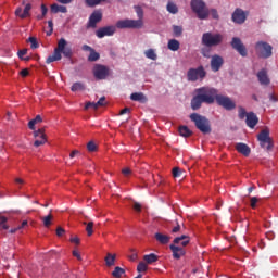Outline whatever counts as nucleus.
<instances>
[{
	"label": "nucleus",
	"mask_w": 278,
	"mask_h": 278,
	"mask_svg": "<svg viewBox=\"0 0 278 278\" xmlns=\"http://www.w3.org/2000/svg\"><path fill=\"white\" fill-rule=\"evenodd\" d=\"M195 96L191 99V109L192 110H201V105L206 103V105H212L217 97H218V89L214 87H200L194 90Z\"/></svg>",
	"instance_id": "1"
},
{
	"label": "nucleus",
	"mask_w": 278,
	"mask_h": 278,
	"mask_svg": "<svg viewBox=\"0 0 278 278\" xmlns=\"http://www.w3.org/2000/svg\"><path fill=\"white\" fill-rule=\"evenodd\" d=\"M66 39L61 38L58 42V47L54 49V53L47 58L46 63L51 64L52 62H59V60H62V53L64 58H73V50L66 48Z\"/></svg>",
	"instance_id": "2"
},
{
	"label": "nucleus",
	"mask_w": 278,
	"mask_h": 278,
	"mask_svg": "<svg viewBox=\"0 0 278 278\" xmlns=\"http://www.w3.org/2000/svg\"><path fill=\"white\" fill-rule=\"evenodd\" d=\"M181 244V247H188L190 244V237L186 235H181L180 237H176L174 239V243L169 245V249L173 253L174 260H181L184 255H186V250L181 247L175 245Z\"/></svg>",
	"instance_id": "3"
},
{
	"label": "nucleus",
	"mask_w": 278,
	"mask_h": 278,
	"mask_svg": "<svg viewBox=\"0 0 278 278\" xmlns=\"http://www.w3.org/2000/svg\"><path fill=\"white\" fill-rule=\"evenodd\" d=\"M190 121L194 123L197 129L202 134H212V126L207 117L200 115L199 113H192L189 116Z\"/></svg>",
	"instance_id": "4"
},
{
	"label": "nucleus",
	"mask_w": 278,
	"mask_h": 278,
	"mask_svg": "<svg viewBox=\"0 0 278 278\" xmlns=\"http://www.w3.org/2000/svg\"><path fill=\"white\" fill-rule=\"evenodd\" d=\"M190 5L200 21H205L210 17V10L203 0H191Z\"/></svg>",
	"instance_id": "5"
},
{
	"label": "nucleus",
	"mask_w": 278,
	"mask_h": 278,
	"mask_svg": "<svg viewBox=\"0 0 278 278\" xmlns=\"http://www.w3.org/2000/svg\"><path fill=\"white\" fill-rule=\"evenodd\" d=\"M223 40L224 37L219 33L214 34L212 31H208L202 35V45H204V47H218L223 45Z\"/></svg>",
	"instance_id": "6"
},
{
	"label": "nucleus",
	"mask_w": 278,
	"mask_h": 278,
	"mask_svg": "<svg viewBox=\"0 0 278 278\" xmlns=\"http://www.w3.org/2000/svg\"><path fill=\"white\" fill-rule=\"evenodd\" d=\"M256 55L262 60H268L273 58V46L266 41H257L255 43Z\"/></svg>",
	"instance_id": "7"
},
{
	"label": "nucleus",
	"mask_w": 278,
	"mask_h": 278,
	"mask_svg": "<svg viewBox=\"0 0 278 278\" xmlns=\"http://www.w3.org/2000/svg\"><path fill=\"white\" fill-rule=\"evenodd\" d=\"M257 140L262 147V149H266V151H270L273 149V138H270V130L268 128L263 129L257 135Z\"/></svg>",
	"instance_id": "8"
},
{
	"label": "nucleus",
	"mask_w": 278,
	"mask_h": 278,
	"mask_svg": "<svg viewBox=\"0 0 278 278\" xmlns=\"http://www.w3.org/2000/svg\"><path fill=\"white\" fill-rule=\"evenodd\" d=\"M142 20H119L116 22L117 29H140L142 28Z\"/></svg>",
	"instance_id": "9"
},
{
	"label": "nucleus",
	"mask_w": 278,
	"mask_h": 278,
	"mask_svg": "<svg viewBox=\"0 0 278 278\" xmlns=\"http://www.w3.org/2000/svg\"><path fill=\"white\" fill-rule=\"evenodd\" d=\"M207 72L203 66H199L198 68H190L187 72L188 81H198V79H205Z\"/></svg>",
	"instance_id": "10"
},
{
	"label": "nucleus",
	"mask_w": 278,
	"mask_h": 278,
	"mask_svg": "<svg viewBox=\"0 0 278 278\" xmlns=\"http://www.w3.org/2000/svg\"><path fill=\"white\" fill-rule=\"evenodd\" d=\"M215 101L217 105L224 108V110H227L228 112H231V110H236V102L227 96L217 93V98Z\"/></svg>",
	"instance_id": "11"
},
{
	"label": "nucleus",
	"mask_w": 278,
	"mask_h": 278,
	"mask_svg": "<svg viewBox=\"0 0 278 278\" xmlns=\"http://www.w3.org/2000/svg\"><path fill=\"white\" fill-rule=\"evenodd\" d=\"M230 45L232 49H235V51H237V53L241 55V58H247V55H249V52L247 51V46H244L242 39H240L239 37H233Z\"/></svg>",
	"instance_id": "12"
},
{
	"label": "nucleus",
	"mask_w": 278,
	"mask_h": 278,
	"mask_svg": "<svg viewBox=\"0 0 278 278\" xmlns=\"http://www.w3.org/2000/svg\"><path fill=\"white\" fill-rule=\"evenodd\" d=\"M93 77L100 80L108 79V77H110V67L101 64H96L93 66Z\"/></svg>",
	"instance_id": "13"
},
{
	"label": "nucleus",
	"mask_w": 278,
	"mask_h": 278,
	"mask_svg": "<svg viewBox=\"0 0 278 278\" xmlns=\"http://www.w3.org/2000/svg\"><path fill=\"white\" fill-rule=\"evenodd\" d=\"M103 21V13L99 10H96L89 16V21L87 23V29L97 28V23H101Z\"/></svg>",
	"instance_id": "14"
},
{
	"label": "nucleus",
	"mask_w": 278,
	"mask_h": 278,
	"mask_svg": "<svg viewBox=\"0 0 278 278\" xmlns=\"http://www.w3.org/2000/svg\"><path fill=\"white\" fill-rule=\"evenodd\" d=\"M223 64H225V60L223 59V56L214 54L211 58V71H213V73H218V71L223 68Z\"/></svg>",
	"instance_id": "15"
},
{
	"label": "nucleus",
	"mask_w": 278,
	"mask_h": 278,
	"mask_svg": "<svg viewBox=\"0 0 278 278\" xmlns=\"http://www.w3.org/2000/svg\"><path fill=\"white\" fill-rule=\"evenodd\" d=\"M34 138H36L35 142H34V147H42V144L47 143V135L45 134L43 128L35 130Z\"/></svg>",
	"instance_id": "16"
},
{
	"label": "nucleus",
	"mask_w": 278,
	"mask_h": 278,
	"mask_svg": "<svg viewBox=\"0 0 278 278\" xmlns=\"http://www.w3.org/2000/svg\"><path fill=\"white\" fill-rule=\"evenodd\" d=\"M116 34V26H105L96 30L97 38H105V36H114Z\"/></svg>",
	"instance_id": "17"
},
{
	"label": "nucleus",
	"mask_w": 278,
	"mask_h": 278,
	"mask_svg": "<svg viewBox=\"0 0 278 278\" xmlns=\"http://www.w3.org/2000/svg\"><path fill=\"white\" fill-rule=\"evenodd\" d=\"M247 21V14L242 9H236L232 13V22L237 23L238 25H242Z\"/></svg>",
	"instance_id": "18"
},
{
	"label": "nucleus",
	"mask_w": 278,
	"mask_h": 278,
	"mask_svg": "<svg viewBox=\"0 0 278 278\" xmlns=\"http://www.w3.org/2000/svg\"><path fill=\"white\" fill-rule=\"evenodd\" d=\"M260 123V118L253 112L247 114L245 124L250 127V129H255V126Z\"/></svg>",
	"instance_id": "19"
},
{
	"label": "nucleus",
	"mask_w": 278,
	"mask_h": 278,
	"mask_svg": "<svg viewBox=\"0 0 278 278\" xmlns=\"http://www.w3.org/2000/svg\"><path fill=\"white\" fill-rule=\"evenodd\" d=\"M261 86H268L270 84V78H268V72L266 70H261L256 75Z\"/></svg>",
	"instance_id": "20"
},
{
	"label": "nucleus",
	"mask_w": 278,
	"mask_h": 278,
	"mask_svg": "<svg viewBox=\"0 0 278 278\" xmlns=\"http://www.w3.org/2000/svg\"><path fill=\"white\" fill-rule=\"evenodd\" d=\"M236 151L244 155V157H249L251 155V148L247 146V143L239 142L235 146Z\"/></svg>",
	"instance_id": "21"
},
{
	"label": "nucleus",
	"mask_w": 278,
	"mask_h": 278,
	"mask_svg": "<svg viewBox=\"0 0 278 278\" xmlns=\"http://www.w3.org/2000/svg\"><path fill=\"white\" fill-rule=\"evenodd\" d=\"M50 12H52V14H58V13H62V14H66V12H68V9L65 5H60L58 3H53L50 7Z\"/></svg>",
	"instance_id": "22"
},
{
	"label": "nucleus",
	"mask_w": 278,
	"mask_h": 278,
	"mask_svg": "<svg viewBox=\"0 0 278 278\" xmlns=\"http://www.w3.org/2000/svg\"><path fill=\"white\" fill-rule=\"evenodd\" d=\"M131 101H138L139 103H147V96L142 92H135L130 94Z\"/></svg>",
	"instance_id": "23"
},
{
	"label": "nucleus",
	"mask_w": 278,
	"mask_h": 278,
	"mask_svg": "<svg viewBox=\"0 0 278 278\" xmlns=\"http://www.w3.org/2000/svg\"><path fill=\"white\" fill-rule=\"evenodd\" d=\"M154 237H155V240L160 242V244H168V242H170V237L168 235L156 232Z\"/></svg>",
	"instance_id": "24"
},
{
	"label": "nucleus",
	"mask_w": 278,
	"mask_h": 278,
	"mask_svg": "<svg viewBox=\"0 0 278 278\" xmlns=\"http://www.w3.org/2000/svg\"><path fill=\"white\" fill-rule=\"evenodd\" d=\"M159 260H160V256H157V254L155 253L146 254L143 256V261L147 264H155V262H157Z\"/></svg>",
	"instance_id": "25"
},
{
	"label": "nucleus",
	"mask_w": 278,
	"mask_h": 278,
	"mask_svg": "<svg viewBox=\"0 0 278 278\" xmlns=\"http://www.w3.org/2000/svg\"><path fill=\"white\" fill-rule=\"evenodd\" d=\"M104 261L109 268L114 266L116 264V254L108 253Z\"/></svg>",
	"instance_id": "26"
},
{
	"label": "nucleus",
	"mask_w": 278,
	"mask_h": 278,
	"mask_svg": "<svg viewBox=\"0 0 278 278\" xmlns=\"http://www.w3.org/2000/svg\"><path fill=\"white\" fill-rule=\"evenodd\" d=\"M179 135L182 136V138H190L192 136V130L188 128V126H180L178 128Z\"/></svg>",
	"instance_id": "27"
},
{
	"label": "nucleus",
	"mask_w": 278,
	"mask_h": 278,
	"mask_svg": "<svg viewBox=\"0 0 278 278\" xmlns=\"http://www.w3.org/2000/svg\"><path fill=\"white\" fill-rule=\"evenodd\" d=\"M169 51H179V41L177 39H170L167 43Z\"/></svg>",
	"instance_id": "28"
},
{
	"label": "nucleus",
	"mask_w": 278,
	"mask_h": 278,
	"mask_svg": "<svg viewBox=\"0 0 278 278\" xmlns=\"http://www.w3.org/2000/svg\"><path fill=\"white\" fill-rule=\"evenodd\" d=\"M105 1L108 0H85V5H87V8H97V5H101V3Z\"/></svg>",
	"instance_id": "29"
},
{
	"label": "nucleus",
	"mask_w": 278,
	"mask_h": 278,
	"mask_svg": "<svg viewBox=\"0 0 278 278\" xmlns=\"http://www.w3.org/2000/svg\"><path fill=\"white\" fill-rule=\"evenodd\" d=\"M144 55L146 58H148V60H157V54L155 53L154 49H148L144 51Z\"/></svg>",
	"instance_id": "30"
},
{
	"label": "nucleus",
	"mask_w": 278,
	"mask_h": 278,
	"mask_svg": "<svg viewBox=\"0 0 278 278\" xmlns=\"http://www.w3.org/2000/svg\"><path fill=\"white\" fill-rule=\"evenodd\" d=\"M166 8L169 14H177V12H179V8H177V4H175V2H168Z\"/></svg>",
	"instance_id": "31"
},
{
	"label": "nucleus",
	"mask_w": 278,
	"mask_h": 278,
	"mask_svg": "<svg viewBox=\"0 0 278 278\" xmlns=\"http://www.w3.org/2000/svg\"><path fill=\"white\" fill-rule=\"evenodd\" d=\"M101 54H99V52H97V50H92L88 56V62H97L98 60H100Z\"/></svg>",
	"instance_id": "32"
},
{
	"label": "nucleus",
	"mask_w": 278,
	"mask_h": 278,
	"mask_svg": "<svg viewBox=\"0 0 278 278\" xmlns=\"http://www.w3.org/2000/svg\"><path fill=\"white\" fill-rule=\"evenodd\" d=\"M123 275H125V269L118 266H116L112 271V277H115V278H121L123 277Z\"/></svg>",
	"instance_id": "33"
},
{
	"label": "nucleus",
	"mask_w": 278,
	"mask_h": 278,
	"mask_svg": "<svg viewBox=\"0 0 278 278\" xmlns=\"http://www.w3.org/2000/svg\"><path fill=\"white\" fill-rule=\"evenodd\" d=\"M72 92H77L79 90H86V87L81 83H74L71 87Z\"/></svg>",
	"instance_id": "34"
},
{
	"label": "nucleus",
	"mask_w": 278,
	"mask_h": 278,
	"mask_svg": "<svg viewBox=\"0 0 278 278\" xmlns=\"http://www.w3.org/2000/svg\"><path fill=\"white\" fill-rule=\"evenodd\" d=\"M31 11V4L27 3L24 8V11L21 15V18H27V16H30L29 12Z\"/></svg>",
	"instance_id": "35"
},
{
	"label": "nucleus",
	"mask_w": 278,
	"mask_h": 278,
	"mask_svg": "<svg viewBox=\"0 0 278 278\" xmlns=\"http://www.w3.org/2000/svg\"><path fill=\"white\" fill-rule=\"evenodd\" d=\"M147 270H149V266L147 265V263L140 262V263L137 265V271H138V273H147Z\"/></svg>",
	"instance_id": "36"
},
{
	"label": "nucleus",
	"mask_w": 278,
	"mask_h": 278,
	"mask_svg": "<svg viewBox=\"0 0 278 278\" xmlns=\"http://www.w3.org/2000/svg\"><path fill=\"white\" fill-rule=\"evenodd\" d=\"M173 31H174V36L179 38V36H181L184 34V27L174 25L173 26Z\"/></svg>",
	"instance_id": "37"
},
{
	"label": "nucleus",
	"mask_w": 278,
	"mask_h": 278,
	"mask_svg": "<svg viewBox=\"0 0 278 278\" xmlns=\"http://www.w3.org/2000/svg\"><path fill=\"white\" fill-rule=\"evenodd\" d=\"M8 217L3 216V215H0V228L1 229H9V226H8Z\"/></svg>",
	"instance_id": "38"
},
{
	"label": "nucleus",
	"mask_w": 278,
	"mask_h": 278,
	"mask_svg": "<svg viewBox=\"0 0 278 278\" xmlns=\"http://www.w3.org/2000/svg\"><path fill=\"white\" fill-rule=\"evenodd\" d=\"M28 42H30V49H38V47H40L36 37H29Z\"/></svg>",
	"instance_id": "39"
},
{
	"label": "nucleus",
	"mask_w": 278,
	"mask_h": 278,
	"mask_svg": "<svg viewBox=\"0 0 278 278\" xmlns=\"http://www.w3.org/2000/svg\"><path fill=\"white\" fill-rule=\"evenodd\" d=\"M201 54L203 58H212V49L210 47L203 48Z\"/></svg>",
	"instance_id": "40"
},
{
	"label": "nucleus",
	"mask_w": 278,
	"mask_h": 278,
	"mask_svg": "<svg viewBox=\"0 0 278 278\" xmlns=\"http://www.w3.org/2000/svg\"><path fill=\"white\" fill-rule=\"evenodd\" d=\"M135 12L139 21H142V18L144 17V11L141 9V7H135Z\"/></svg>",
	"instance_id": "41"
},
{
	"label": "nucleus",
	"mask_w": 278,
	"mask_h": 278,
	"mask_svg": "<svg viewBox=\"0 0 278 278\" xmlns=\"http://www.w3.org/2000/svg\"><path fill=\"white\" fill-rule=\"evenodd\" d=\"M94 227V223L89 222L86 226V231H87V236H92V233L94 232L92 229Z\"/></svg>",
	"instance_id": "42"
},
{
	"label": "nucleus",
	"mask_w": 278,
	"mask_h": 278,
	"mask_svg": "<svg viewBox=\"0 0 278 278\" xmlns=\"http://www.w3.org/2000/svg\"><path fill=\"white\" fill-rule=\"evenodd\" d=\"M53 216L51 214L47 215L46 217L42 218L45 227H50L51 226V219Z\"/></svg>",
	"instance_id": "43"
},
{
	"label": "nucleus",
	"mask_w": 278,
	"mask_h": 278,
	"mask_svg": "<svg viewBox=\"0 0 278 278\" xmlns=\"http://www.w3.org/2000/svg\"><path fill=\"white\" fill-rule=\"evenodd\" d=\"M258 201H260V199L257 197H252L250 199V206L252 207V210H255V207H257Z\"/></svg>",
	"instance_id": "44"
},
{
	"label": "nucleus",
	"mask_w": 278,
	"mask_h": 278,
	"mask_svg": "<svg viewBox=\"0 0 278 278\" xmlns=\"http://www.w3.org/2000/svg\"><path fill=\"white\" fill-rule=\"evenodd\" d=\"M172 173H173V177H181L184 172L179 167H174Z\"/></svg>",
	"instance_id": "45"
},
{
	"label": "nucleus",
	"mask_w": 278,
	"mask_h": 278,
	"mask_svg": "<svg viewBox=\"0 0 278 278\" xmlns=\"http://www.w3.org/2000/svg\"><path fill=\"white\" fill-rule=\"evenodd\" d=\"M89 108H92L93 110H99V104H97V102H87L85 105V110H89Z\"/></svg>",
	"instance_id": "46"
},
{
	"label": "nucleus",
	"mask_w": 278,
	"mask_h": 278,
	"mask_svg": "<svg viewBox=\"0 0 278 278\" xmlns=\"http://www.w3.org/2000/svg\"><path fill=\"white\" fill-rule=\"evenodd\" d=\"M87 149L88 151H90L91 153L97 151V143H94L93 141H89L87 144Z\"/></svg>",
	"instance_id": "47"
},
{
	"label": "nucleus",
	"mask_w": 278,
	"mask_h": 278,
	"mask_svg": "<svg viewBox=\"0 0 278 278\" xmlns=\"http://www.w3.org/2000/svg\"><path fill=\"white\" fill-rule=\"evenodd\" d=\"M247 114H249V113H247V110H244V108L239 109V118L241 121H244V118H247Z\"/></svg>",
	"instance_id": "48"
},
{
	"label": "nucleus",
	"mask_w": 278,
	"mask_h": 278,
	"mask_svg": "<svg viewBox=\"0 0 278 278\" xmlns=\"http://www.w3.org/2000/svg\"><path fill=\"white\" fill-rule=\"evenodd\" d=\"M208 14H211L212 18H214L215 21H218L219 15L216 9H211V11H208Z\"/></svg>",
	"instance_id": "49"
},
{
	"label": "nucleus",
	"mask_w": 278,
	"mask_h": 278,
	"mask_svg": "<svg viewBox=\"0 0 278 278\" xmlns=\"http://www.w3.org/2000/svg\"><path fill=\"white\" fill-rule=\"evenodd\" d=\"M26 227H29V223L27 220H23L20 226H17V229H26Z\"/></svg>",
	"instance_id": "50"
},
{
	"label": "nucleus",
	"mask_w": 278,
	"mask_h": 278,
	"mask_svg": "<svg viewBox=\"0 0 278 278\" xmlns=\"http://www.w3.org/2000/svg\"><path fill=\"white\" fill-rule=\"evenodd\" d=\"M48 27H49L50 31L47 33V36H51V34H53V21L52 20L48 21Z\"/></svg>",
	"instance_id": "51"
},
{
	"label": "nucleus",
	"mask_w": 278,
	"mask_h": 278,
	"mask_svg": "<svg viewBox=\"0 0 278 278\" xmlns=\"http://www.w3.org/2000/svg\"><path fill=\"white\" fill-rule=\"evenodd\" d=\"M20 60H23L24 55H27V49H22L17 52Z\"/></svg>",
	"instance_id": "52"
},
{
	"label": "nucleus",
	"mask_w": 278,
	"mask_h": 278,
	"mask_svg": "<svg viewBox=\"0 0 278 278\" xmlns=\"http://www.w3.org/2000/svg\"><path fill=\"white\" fill-rule=\"evenodd\" d=\"M122 173L125 177H129V175H131V169L129 167H125L122 169Z\"/></svg>",
	"instance_id": "53"
},
{
	"label": "nucleus",
	"mask_w": 278,
	"mask_h": 278,
	"mask_svg": "<svg viewBox=\"0 0 278 278\" xmlns=\"http://www.w3.org/2000/svg\"><path fill=\"white\" fill-rule=\"evenodd\" d=\"M132 207L136 212H142V205L138 202H135Z\"/></svg>",
	"instance_id": "54"
},
{
	"label": "nucleus",
	"mask_w": 278,
	"mask_h": 278,
	"mask_svg": "<svg viewBox=\"0 0 278 278\" xmlns=\"http://www.w3.org/2000/svg\"><path fill=\"white\" fill-rule=\"evenodd\" d=\"M47 12H49V9L46 4H41V15L47 16Z\"/></svg>",
	"instance_id": "55"
},
{
	"label": "nucleus",
	"mask_w": 278,
	"mask_h": 278,
	"mask_svg": "<svg viewBox=\"0 0 278 278\" xmlns=\"http://www.w3.org/2000/svg\"><path fill=\"white\" fill-rule=\"evenodd\" d=\"M98 108L105 105V97H101L97 102Z\"/></svg>",
	"instance_id": "56"
},
{
	"label": "nucleus",
	"mask_w": 278,
	"mask_h": 278,
	"mask_svg": "<svg viewBox=\"0 0 278 278\" xmlns=\"http://www.w3.org/2000/svg\"><path fill=\"white\" fill-rule=\"evenodd\" d=\"M179 231H181V226L177 223V226L172 229V233H179Z\"/></svg>",
	"instance_id": "57"
},
{
	"label": "nucleus",
	"mask_w": 278,
	"mask_h": 278,
	"mask_svg": "<svg viewBox=\"0 0 278 278\" xmlns=\"http://www.w3.org/2000/svg\"><path fill=\"white\" fill-rule=\"evenodd\" d=\"M36 119H31L29 123H28V127L29 129L34 130L36 129Z\"/></svg>",
	"instance_id": "58"
},
{
	"label": "nucleus",
	"mask_w": 278,
	"mask_h": 278,
	"mask_svg": "<svg viewBox=\"0 0 278 278\" xmlns=\"http://www.w3.org/2000/svg\"><path fill=\"white\" fill-rule=\"evenodd\" d=\"M21 77H27L29 75V70L25 68L20 72Z\"/></svg>",
	"instance_id": "59"
},
{
	"label": "nucleus",
	"mask_w": 278,
	"mask_h": 278,
	"mask_svg": "<svg viewBox=\"0 0 278 278\" xmlns=\"http://www.w3.org/2000/svg\"><path fill=\"white\" fill-rule=\"evenodd\" d=\"M56 236H59V237L64 236V228H62V227L56 228Z\"/></svg>",
	"instance_id": "60"
},
{
	"label": "nucleus",
	"mask_w": 278,
	"mask_h": 278,
	"mask_svg": "<svg viewBox=\"0 0 278 278\" xmlns=\"http://www.w3.org/2000/svg\"><path fill=\"white\" fill-rule=\"evenodd\" d=\"M81 49H83L84 51H89V53H90L94 48H92V47H90V46H88V45H84V46L81 47Z\"/></svg>",
	"instance_id": "61"
},
{
	"label": "nucleus",
	"mask_w": 278,
	"mask_h": 278,
	"mask_svg": "<svg viewBox=\"0 0 278 278\" xmlns=\"http://www.w3.org/2000/svg\"><path fill=\"white\" fill-rule=\"evenodd\" d=\"M73 255L74 257H76L77 260H79V262H81V254H79V252H77V250L73 251Z\"/></svg>",
	"instance_id": "62"
},
{
	"label": "nucleus",
	"mask_w": 278,
	"mask_h": 278,
	"mask_svg": "<svg viewBox=\"0 0 278 278\" xmlns=\"http://www.w3.org/2000/svg\"><path fill=\"white\" fill-rule=\"evenodd\" d=\"M15 15H16V16H20V18H21V16H23V9L17 8V9L15 10Z\"/></svg>",
	"instance_id": "63"
},
{
	"label": "nucleus",
	"mask_w": 278,
	"mask_h": 278,
	"mask_svg": "<svg viewBox=\"0 0 278 278\" xmlns=\"http://www.w3.org/2000/svg\"><path fill=\"white\" fill-rule=\"evenodd\" d=\"M129 112H131V109L125 108V109H123V110L119 112V114H121V116H123V114H127V113H129Z\"/></svg>",
	"instance_id": "64"
}]
</instances>
